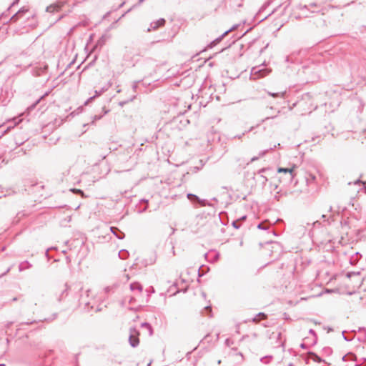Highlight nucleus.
I'll list each match as a JSON object with an SVG mask.
<instances>
[{
	"mask_svg": "<svg viewBox=\"0 0 366 366\" xmlns=\"http://www.w3.org/2000/svg\"><path fill=\"white\" fill-rule=\"evenodd\" d=\"M270 171L269 168H262L258 170L257 173L259 174V177L262 184L265 185L266 182L268 181V179L266 176L263 175L262 173H267Z\"/></svg>",
	"mask_w": 366,
	"mask_h": 366,
	"instance_id": "6e6552de",
	"label": "nucleus"
},
{
	"mask_svg": "<svg viewBox=\"0 0 366 366\" xmlns=\"http://www.w3.org/2000/svg\"><path fill=\"white\" fill-rule=\"evenodd\" d=\"M229 342H230V340L229 339H227L226 341H225V343L227 345H229Z\"/></svg>",
	"mask_w": 366,
	"mask_h": 366,
	"instance_id": "13d9d810",
	"label": "nucleus"
},
{
	"mask_svg": "<svg viewBox=\"0 0 366 366\" xmlns=\"http://www.w3.org/2000/svg\"><path fill=\"white\" fill-rule=\"evenodd\" d=\"M346 357H347V355H345V356H343V357H342V360H343V361H345V360H346Z\"/></svg>",
	"mask_w": 366,
	"mask_h": 366,
	"instance_id": "338daca9",
	"label": "nucleus"
},
{
	"mask_svg": "<svg viewBox=\"0 0 366 366\" xmlns=\"http://www.w3.org/2000/svg\"><path fill=\"white\" fill-rule=\"evenodd\" d=\"M95 94L91 97H89L85 102H84V105H87L90 102H92V100H94L96 97L100 96L102 93L100 92V91H97L96 90L95 92Z\"/></svg>",
	"mask_w": 366,
	"mask_h": 366,
	"instance_id": "412c9836",
	"label": "nucleus"
},
{
	"mask_svg": "<svg viewBox=\"0 0 366 366\" xmlns=\"http://www.w3.org/2000/svg\"><path fill=\"white\" fill-rule=\"evenodd\" d=\"M130 290L133 292L138 291L139 292H141L142 291V286L137 282H132L130 284Z\"/></svg>",
	"mask_w": 366,
	"mask_h": 366,
	"instance_id": "f8f14e48",
	"label": "nucleus"
},
{
	"mask_svg": "<svg viewBox=\"0 0 366 366\" xmlns=\"http://www.w3.org/2000/svg\"><path fill=\"white\" fill-rule=\"evenodd\" d=\"M345 331H343L342 337H343L344 340L347 342H350L353 339V337H349L348 336H345Z\"/></svg>",
	"mask_w": 366,
	"mask_h": 366,
	"instance_id": "72a5a7b5",
	"label": "nucleus"
},
{
	"mask_svg": "<svg viewBox=\"0 0 366 366\" xmlns=\"http://www.w3.org/2000/svg\"><path fill=\"white\" fill-rule=\"evenodd\" d=\"M248 337H249V336H248V335H244V336H243V337H242L241 340H242V341H244V340H245L246 339H247Z\"/></svg>",
	"mask_w": 366,
	"mask_h": 366,
	"instance_id": "864d4df0",
	"label": "nucleus"
},
{
	"mask_svg": "<svg viewBox=\"0 0 366 366\" xmlns=\"http://www.w3.org/2000/svg\"><path fill=\"white\" fill-rule=\"evenodd\" d=\"M79 291L81 292L79 299V306L84 305V309L86 311H89L90 309H92L93 307L90 306V302L89 300V293L91 292L90 290H86L83 292V288L80 287Z\"/></svg>",
	"mask_w": 366,
	"mask_h": 366,
	"instance_id": "7ed1b4c3",
	"label": "nucleus"
},
{
	"mask_svg": "<svg viewBox=\"0 0 366 366\" xmlns=\"http://www.w3.org/2000/svg\"><path fill=\"white\" fill-rule=\"evenodd\" d=\"M364 184L365 192L366 193V185L365 182H362Z\"/></svg>",
	"mask_w": 366,
	"mask_h": 366,
	"instance_id": "680f3d73",
	"label": "nucleus"
},
{
	"mask_svg": "<svg viewBox=\"0 0 366 366\" xmlns=\"http://www.w3.org/2000/svg\"><path fill=\"white\" fill-rule=\"evenodd\" d=\"M300 347H301L302 348H303V349L306 348V345H305V343H302V344L300 345Z\"/></svg>",
	"mask_w": 366,
	"mask_h": 366,
	"instance_id": "4d7b16f0",
	"label": "nucleus"
},
{
	"mask_svg": "<svg viewBox=\"0 0 366 366\" xmlns=\"http://www.w3.org/2000/svg\"><path fill=\"white\" fill-rule=\"evenodd\" d=\"M270 4V2L268 1L267 3H265L262 7L261 9H259V13H261L263 10H264L266 9V7H267Z\"/></svg>",
	"mask_w": 366,
	"mask_h": 366,
	"instance_id": "f704fd0d",
	"label": "nucleus"
},
{
	"mask_svg": "<svg viewBox=\"0 0 366 366\" xmlns=\"http://www.w3.org/2000/svg\"><path fill=\"white\" fill-rule=\"evenodd\" d=\"M141 202L148 204V200L144 199H141Z\"/></svg>",
	"mask_w": 366,
	"mask_h": 366,
	"instance_id": "052dcab7",
	"label": "nucleus"
},
{
	"mask_svg": "<svg viewBox=\"0 0 366 366\" xmlns=\"http://www.w3.org/2000/svg\"><path fill=\"white\" fill-rule=\"evenodd\" d=\"M147 209V204L146 206H144L140 211L139 212H145L146 210Z\"/></svg>",
	"mask_w": 366,
	"mask_h": 366,
	"instance_id": "8fccbe9b",
	"label": "nucleus"
},
{
	"mask_svg": "<svg viewBox=\"0 0 366 366\" xmlns=\"http://www.w3.org/2000/svg\"><path fill=\"white\" fill-rule=\"evenodd\" d=\"M295 177V173H287L285 175L279 177L280 182H285V183H291Z\"/></svg>",
	"mask_w": 366,
	"mask_h": 366,
	"instance_id": "1a4fd4ad",
	"label": "nucleus"
},
{
	"mask_svg": "<svg viewBox=\"0 0 366 366\" xmlns=\"http://www.w3.org/2000/svg\"><path fill=\"white\" fill-rule=\"evenodd\" d=\"M103 114H100V115H94L93 117H92V124H94V122L97 120H99L102 118V117L105 114H107V113L109 112V109H107L105 107H103Z\"/></svg>",
	"mask_w": 366,
	"mask_h": 366,
	"instance_id": "4468645a",
	"label": "nucleus"
},
{
	"mask_svg": "<svg viewBox=\"0 0 366 366\" xmlns=\"http://www.w3.org/2000/svg\"><path fill=\"white\" fill-rule=\"evenodd\" d=\"M257 316L258 317H260L261 319H264L266 318V315L263 312H259V314L257 315Z\"/></svg>",
	"mask_w": 366,
	"mask_h": 366,
	"instance_id": "a19ab883",
	"label": "nucleus"
},
{
	"mask_svg": "<svg viewBox=\"0 0 366 366\" xmlns=\"http://www.w3.org/2000/svg\"><path fill=\"white\" fill-rule=\"evenodd\" d=\"M252 321L253 322H259V318L257 316H255L254 317L252 318Z\"/></svg>",
	"mask_w": 366,
	"mask_h": 366,
	"instance_id": "a18cd8bd",
	"label": "nucleus"
},
{
	"mask_svg": "<svg viewBox=\"0 0 366 366\" xmlns=\"http://www.w3.org/2000/svg\"><path fill=\"white\" fill-rule=\"evenodd\" d=\"M141 327L142 328H145V329H147L148 330L149 336H152L153 335V329H152V325L149 323L146 322H142L141 324Z\"/></svg>",
	"mask_w": 366,
	"mask_h": 366,
	"instance_id": "dca6fc26",
	"label": "nucleus"
},
{
	"mask_svg": "<svg viewBox=\"0 0 366 366\" xmlns=\"http://www.w3.org/2000/svg\"><path fill=\"white\" fill-rule=\"evenodd\" d=\"M19 0H14L13 3L11 4L10 7L9 8V10H11V8L16 4H18Z\"/></svg>",
	"mask_w": 366,
	"mask_h": 366,
	"instance_id": "37998d69",
	"label": "nucleus"
},
{
	"mask_svg": "<svg viewBox=\"0 0 366 366\" xmlns=\"http://www.w3.org/2000/svg\"><path fill=\"white\" fill-rule=\"evenodd\" d=\"M312 224L314 227H319L321 226L322 222L320 220H317L314 222Z\"/></svg>",
	"mask_w": 366,
	"mask_h": 366,
	"instance_id": "c9c22d12",
	"label": "nucleus"
},
{
	"mask_svg": "<svg viewBox=\"0 0 366 366\" xmlns=\"http://www.w3.org/2000/svg\"><path fill=\"white\" fill-rule=\"evenodd\" d=\"M232 225L234 228L239 229L240 227L239 219L234 220L232 223Z\"/></svg>",
	"mask_w": 366,
	"mask_h": 366,
	"instance_id": "c756f323",
	"label": "nucleus"
},
{
	"mask_svg": "<svg viewBox=\"0 0 366 366\" xmlns=\"http://www.w3.org/2000/svg\"><path fill=\"white\" fill-rule=\"evenodd\" d=\"M269 149H267V150H264V151H261L259 153V155L258 157H254L251 159V162H254L256 160H257L259 158L263 157L268 151Z\"/></svg>",
	"mask_w": 366,
	"mask_h": 366,
	"instance_id": "5701e85b",
	"label": "nucleus"
},
{
	"mask_svg": "<svg viewBox=\"0 0 366 366\" xmlns=\"http://www.w3.org/2000/svg\"><path fill=\"white\" fill-rule=\"evenodd\" d=\"M134 6H136V5L133 6L132 8H130L129 9H128V10H127V11L126 13L129 12V11L132 9V8H134Z\"/></svg>",
	"mask_w": 366,
	"mask_h": 366,
	"instance_id": "e2e57ef3",
	"label": "nucleus"
},
{
	"mask_svg": "<svg viewBox=\"0 0 366 366\" xmlns=\"http://www.w3.org/2000/svg\"><path fill=\"white\" fill-rule=\"evenodd\" d=\"M32 267V264L28 261H24L21 262L19 265V272H22L25 269H29Z\"/></svg>",
	"mask_w": 366,
	"mask_h": 366,
	"instance_id": "ddd939ff",
	"label": "nucleus"
},
{
	"mask_svg": "<svg viewBox=\"0 0 366 366\" xmlns=\"http://www.w3.org/2000/svg\"><path fill=\"white\" fill-rule=\"evenodd\" d=\"M36 322L35 320H33V321H29V322H21L20 323L19 325H31V324H34Z\"/></svg>",
	"mask_w": 366,
	"mask_h": 366,
	"instance_id": "ea45409f",
	"label": "nucleus"
},
{
	"mask_svg": "<svg viewBox=\"0 0 366 366\" xmlns=\"http://www.w3.org/2000/svg\"><path fill=\"white\" fill-rule=\"evenodd\" d=\"M70 191L72 192L74 194H80L81 196L84 195V192L81 189H79L73 188V189H71Z\"/></svg>",
	"mask_w": 366,
	"mask_h": 366,
	"instance_id": "bb28decb",
	"label": "nucleus"
},
{
	"mask_svg": "<svg viewBox=\"0 0 366 366\" xmlns=\"http://www.w3.org/2000/svg\"><path fill=\"white\" fill-rule=\"evenodd\" d=\"M124 4H125V2H124H124H122V3L119 5V8L122 7V6L124 5Z\"/></svg>",
	"mask_w": 366,
	"mask_h": 366,
	"instance_id": "0e129e2a",
	"label": "nucleus"
},
{
	"mask_svg": "<svg viewBox=\"0 0 366 366\" xmlns=\"http://www.w3.org/2000/svg\"><path fill=\"white\" fill-rule=\"evenodd\" d=\"M358 332H365L366 333V329L365 327H359Z\"/></svg>",
	"mask_w": 366,
	"mask_h": 366,
	"instance_id": "de8ad7c7",
	"label": "nucleus"
},
{
	"mask_svg": "<svg viewBox=\"0 0 366 366\" xmlns=\"http://www.w3.org/2000/svg\"><path fill=\"white\" fill-rule=\"evenodd\" d=\"M277 9H273L270 13H269L267 15H266L265 16H264L261 21H263L264 19H266L269 16H270L271 14H274L275 11H276Z\"/></svg>",
	"mask_w": 366,
	"mask_h": 366,
	"instance_id": "4c0bfd02",
	"label": "nucleus"
},
{
	"mask_svg": "<svg viewBox=\"0 0 366 366\" xmlns=\"http://www.w3.org/2000/svg\"><path fill=\"white\" fill-rule=\"evenodd\" d=\"M360 272H348L346 274V276L348 277V278H351L352 276H355V275H360Z\"/></svg>",
	"mask_w": 366,
	"mask_h": 366,
	"instance_id": "c85d7f7f",
	"label": "nucleus"
},
{
	"mask_svg": "<svg viewBox=\"0 0 366 366\" xmlns=\"http://www.w3.org/2000/svg\"><path fill=\"white\" fill-rule=\"evenodd\" d=\"M136 98V96H133L132 98H130L129 100L127 101H124V102H120L119 103V106L121 107H123L124 104H126L127 103L129 102H132L134 99Z\"/></svg>",
	"mask_w": 366,
	"mask_h": 366,
	"instance_id": "7c9ffc66",
	"label": "nucleus"
},
{
	"mask_svg": "<svg viewBox=\"0 0 366 366\" xmlns=\"http://www.w3.org/2000/svg\"><path fill=\"white\" fill-rule=\"evenodd\" d=\"M321 218L323 219V222L326 223L327 224H330V219L333 221L332 219V215L329 216L328 217L325 214H322Z\"/></svg>",
	"mask_w": 366,
	"mask_h": 366,
	"instance_id": "4be33fe9",
	"label": "nucleus"
},
{
	"mask_svg": "<svg viewBox=\"0 0 366 366\" xmlns=\"http://www.w3.org/2000/svg\"><path fill=\"white\" fill-rule=\"evenodd\" d=\"M228 34V31H224L221 36H219V37H217V39H215L214 40H213L209 45H208V47L209 48H212L213 46H214L215 45H217L218 43H219L222 39L224 37V36H226L227 34Z\"/></svg>",
	"mask_w": 366,
	"mask_h": 366,
	"instance_id": "9d476101",
	"label": "nucleus"
},
{
	"mask_svg": "<svg viewBox=\"0 0 366 366\" xmlns=\"http://www.w3.org/2000/svg\"><path fill=\"white\" fill-rule=\"evenodd\" d=\"M52 9H53L52 6H49L46 7V11L47 12H51L52 11Z\"/></svg>",
	"mask_w": 366,
	"mask_h": 366,
	"instance_id": "c03bdc74",
	"label": "nucleus"
},
{
	"mask_svg": "<svg viewBox=\"0 0 366 366\" xmlns=\"http://www.w3.org/2000/svg\"><path fill=\"white\" fill-rule=\"evenodd\" d=\"M328 211L330 212H332V206H330L329 208H328Z\"/></svg>",
	"mask_w": 366,
	"mask_h": 366,
	"instance_id": "bf43d9fd",
	"label": "nucleus"
},
{
	"mask_svg": "<svg viewBox=\"0 0 366 366\" xmlns=\"http://www.w3.org/2000/svg\"><path fill=\"white\" fill-rule=\"evenodd\" d=\"M212 254H213V257H212V260H211V262H215L216 261H217L219 259V253L216 251H210L209 253L205 254V257L207 258V257L208 255H212Z\"/></svg>",
	"mask_w": 366,
	"mask_h": 366,
	"instance_id": "2eb2a0df",
	"label": "nucleus"
},
{
	"mask_svg": "<svg viewBox=\"0 0 366 366\" xmlns=\"http://www.w3.org/2000/svg\"><path fill=\"white\" fill-rule=\"evenodd\" d=\"M298 9L305 14L307 16V11L310 13H318L321 11L322 6L315 2H305V4L300 3L298 6Z\"/></svg>",
	"mask_w": 366,
	"mask_h": 366,
	"instance_id": "f03ea898",
	"label": "nucleus"
},
{
	"mask_svg": "<svg viewBox=\"0 0 366 366\" xmlns=\"http://www.w3.org/2000/svg\"><path fill=\"white\" fill-rule=\"evenodd\" d=\"M309 333H310V334H311V335H312L315 337V342H316V340H317V335H316V332H315V330H314L310 329V330H309Z\"/></svg>",
	"mask_w": 366,
	"mask_h": 366,
	"instance_id": "58836bf2",
	"label": "nucleus"
},
{
	"mask_svg": "<svg viewBox=\"0 0 366 366\" xmlns=\"http://www.w3.org/2000/svg\"><path fill=\"white\" fill-rule=\"evenodd\" d=\"M118 255L120 259H126L129 257V253L127 249H122L119 252Z\"/></svg>",
	"mask_w": 366,
	"mask_h": 366,
	"instance_id": "a211bd4d",
	"label": "nucleus"
},
{
	"mask_svg": "<svg viewBox=\"0 0 366 366\" xmlns=\"http://www.w3.org/2000/svg\"><path fill=\"white\" fill-rule=\"evenodd\" d=\"M277 172L279 173H283V174L285 175L287 173L293 172H294V167H292V168L280 167V168H278Z\"/></svg>",
	"mask_w": 366,
	"mask_h": 366,
	"instance_id": "6ab92c4d",
	"label": "nucleus"
},
{
	"mask_svg": "<svg viewBox=\"0 0 366 366\" xmlns=\"http://www.w3.org/2000/svg\"><path fill=\"white\" fill-rule=\"evenodd\" d=\"M244 132H243V133H242V134H240V135L235 136V137H234V138L240 139V138H242V136H244Z\"/></svg>",
	"mask_w": 366,
	"mask_h": 366,
	"instance_id": "603ef678",
	"label": "nucleus"
},
{
	"mask_svg": "<svg viewBox=\"0 0 366 366\" xmlns=\"http://www.w3.org/2000/svg\"><path fill=\"white\" fill-rule=\"evenodd\" d=\"M65 287H66L65 290H64V291H62V292H61V294L60 297H59V299H58L59 302H61V301L62 300V298H63V296H64V295H66H66H67V294H68V290H69V285H68V284H65Z\"/></svg>",
	"mask_w": 366,
	"mask_h": 366,
	"instance_id": "a878e982",
	"label": "nucleus"
},
{
	"mask_svg": "<svg viewBox=\"0 0 366 366\" xmlns=\"http://www.w3.org/2000/svg\"><path fill=\"white\" fill-rule=\"evenodd\" d=\"M204 310L207 312L208 316L211 317L212 315V307L210 306H207L204 307Z\"/></svg>",
	"mask_w": 366,
	"mask_h": 366,
	"instance_id": "473e14b6",
	"label": "nucleus"
},
{
	"mask_svg": "<svg viewBox=\"0 0 366 366\" xmlns=\"http://www.w3.org/2000/svg\"><path fill=\"white\" fill-rule=\"evenodd\" d=\"M246 218H247V216L244 215V216L241 217L240 218H239L238 219H239V222H240V221L245 220Z\"/></svg>",
	"mask_w": 366,
	"mask_h": 366,
	"instance_id": "3c124183",
	"label": "nucleus"
},
{
	"mask_svg": "<svg viewBox=\"0 0 366 366\" xmlns=\"http://www.w3.org/2000/svg\"><path fill=\"white\" fill-rule=\"evenodd\" d=\"M187 198L191 201V202H198L201 206L204 207V206H206V205H210L209 203L207 202V201L206 199H199V197L198 196H197L196 194H187Z\"/></svg>",
	"mask_w": 366,
	"mask_h": 366,
	"instance_id": "39448f33",
	"label": "nucleus"
},
{
	"mask_svg": "<svg viewBox=\"0 0 366 366\" xmlns=\"http://www.w3.org/2000/svg\"><path fill=\"white\" fill-rule=\"evenodd\" d=\"M145 0H139V2L138 4H137V6L139 5H141Z\"/></svg>",
	"mask_w": 366,
	"mask_h": 366,
	"instance_id": "5fc2aeb1",
	"label": "nucleus"
},
{
	"mask_svg": "<svg viewBox=\"0 0 366 366\" xmlns=\"http://www.w3.org/2000/svg\"><path fill=\"white\" fill-rule=\"evenodd\" d=\"M252 72L254 74H257L258 75V77H264L268 74V71L265 69H258L256 71V68L252 69Z\"/></svg>",
	"mask_w": 366,
	"mask_h": 366,
	"instance_id": "f3484780",
	"label": "nucleus"
},
{
	"mask_svg": "<svg viewBox=\"0 0 366 366\" xmlns=\"http://www.w3.org/2000/svg\"><path fill=\"white\" fill-rule=\"evenodd\" d=\"M166 21L164 19L161 18L156 21H153L150 24V27L147 29V31H150L151 30H156L159 27L164 25Z\"/></svg>",
	"mask_w": 366,
	"mask_h": 366,
	"instance_id": "423d86ee",
	"label": "nucleus"
},
{
	"mask_svg": "<svg viewBox=\"0 0 366 366\" xmlns=\"http://www.w3.org/2000/svg\"><path fill=\"white\" fill-rule=\"evenodd\" d=\"M112 86V83L111 82H108L107 85V86H103L101 90H99L102 94L107 91V89Z\"/></svg>",
	"mask_w": 366,
	"mask_h": 366,
	"instance_id": "2f4dec72",
	"label": "nucleus"
},
{
	"mask_svg": "<svg viewBox=\"0 0 366 366\" xmlns=\"http://www.w3.org/2000/svg\"><path fill=\"white\" fill-rule=\"evenodd\" d=\"M308 357L310 359L312 360L314 362L317 363L324 362V360L320 356H318L316 353L313 352H309Z\"/></svg>",
	"mask_w": 366,
	"mask_h": 366,
	"instance_id": "9b49d317",
	"label": "nucleus"
},
{
	"mask_svg": "<svg viewBox=\"0 0 366 366\" xmlns=\"http://www.w3.org/2000/svg\"><path fill=\"white\" fill-rule=\"evenodd\" d=\"M276 117H277V116L267 117H266V118L263 119L262 120V122H267V121H268V120L273 119H274V118H276Z\"/></svg>",
	"mask_w": 366,
	"mask_h": 366,
	"instance_id": "e433bc0d",
	"label": "nucleus"
},
{
	"mask_svg": "<svg viewBox=\"0 0 366 366\" xmlns=\"http://www.w3.org/2000/svg\"><path fill=\"white\" fill-rule=\"evenodd\" d=\"M111 232L119 239H123L125 237V234L122 232L117 227H110L109 228Z\"/></svg>",
	"mask_w": 366,
	"mask_h": 366,
	"instance_id": "0eeeda50",
	"label": "nucleus"
},
{
	"mask_svg": "<svg viewBox=\"0 0 366 366\" xmlns=\"http://www.w3.org/2000/svg\"><path fill=\"white\" fill-rule=\"evenodd\" d=\"M238 26V25H234L232 28H230L229 29L227 30L226 31H228V33L234 29H235Z\"/></svg>",
	"mask_w": 366,
	"mask_h": 366,
	"instance_id": "49530a36",
	"label": "nucleus"
},
{
	"mask_svg": "<svg viewBox=\"0 0 366 366\" xmlns=\"http://www.w3.org/2000/svg\"><path fill=\"white\" fill-rule=\"evenodd\" d=\"M362 182L360 179H357L356 182H355V184Z\"/></svg>",
	"mask_w": 366,
	"mask_h": 366,
	"instance_id": "774afa93",
	"label": "nucleus"
},
{
	"mask_svg": "<svg viewBox=\"0 0 366 366\" xmlns=\"http://www.w3.org/2000/svg\"><path fill=\"white\" fill-rule=\"evenodd\" d=\"M137 88V82H134L133 84L132 89L134 91H136Z\"/></svg>",
	"mask_w": 366,
	"mask_h": 366,
	"instance_id": "09e8293b",
	"label": "nucleus"
},
{
	"mask_svg": "<svg viewBox=\"0 0 366 366\" xmlns=\"http://www.w3.org/2000/svg\"><path fill=\"white\" fill-rule=\"evenodd\" d=\"M136 334H138V332L136 330V329H131L130 330V335L129 337V344L132 347H136L139 343V337L135 336Z\"/></svg>",
	"mask_w": 366,
	"mask_h": 366,
	"instance_id": "20e7f679",
	"label": "nucleus"
},
{
	"mask_svg": "<svg viewBox=\"0 0 366 366\" xmlns=\"http://www.w3.org/2000/svg\"><path fill=\"white\" fill-rule=\"evenodd\" d=\"M257 228L262 230H267L268 229V227L266 222H261L257 225Z\"/></svg>",
	"mask_w": 366,
	"mask_h": 366,
	"instance_id": "cd10ccee",
	"label": "nucleus"
},
{
	"mask_svg": "<svg viewBox=\"0 0 366 366\" xmlns=\"http://www.w3.org/2000/svg\"><path fill=\"white\" fill-rule=\"evenodd\" d=\"M268 358H272V357H271V356H269H269H265V357H262V358L260 359V360H261V362H262L267 363L266 360H267Z\"/></svg>",
	"mask_w": 366,
	"mask_h": 366,
	"instance_id": "79ce46f5",
	"label": "nucleus"
},
{
	"mask_svg": "<svg viewBox=\"0 0 366 366\" xmlns=\"http://www.w3.org/2000/svg\"><path fill=\"white\" fill-rule=\"evenodd\" d=\"M10 269H11V268H10V267H9V268L7 269V270H6L4 274H2V275H5L6 274H7V273L10 271Z\"/></svg>",
	"mask_w": 366,
	"mask_h": 366,
	"instance_id": "6e6d98bb",
	"label": "nucleus"
},
{
	"mask_svg": "<svg viewBox=\"0 0 366 366\" xmlns=\"http://www.w3.org/2000/svg\"><path fill=\"white\" fill-rule=\"evenodd\" d=\"M286 94V92H268V94L272 97L277 98V97H282L284 98L285 95Z\"/></svg>",
	"mask_w": 366,
	"mask_h": 366,
	"instance_id": "aec40b11",
	"label": "nucleus"
},
{
	"mask_svg": "<svg viewBox=\"0 0 366 366\" xmlns=\"http://www.w3.org/2000/svg\"><path fill=\"white\" fill-rule=\"evenodd\" d=\"M49 94V92H46L44 94H43L41 97H39L31 107L30 109H34L37 104L40 102V101L44 99L46 96Z\"/></svg>",
	"mask_w": 366,
	"mask_h": 366,
	"instance_id": "393cba45",
	"label": "nucleus"
},
{
	"mask_svg": "<svg viewBox=\"0 0 366 366\" xmlns=\"http://www.w3.org/2000/svg\"><path fill=\"white\" fill-rule=\"evenodd\" d=\"M21 19L26 20L24 22L25 27L28 26L30 28H34L36 27L38 24L36 13L30 11L28 6H23L16 12H15L10 18V21L16 22Z\"/></svg>",
	"mask_w": 366,
	"mask_h": 366,
	"instance_id": "f257e3e1",
	"label": "nucleus"
},
{
	"mask_svg": "<svg viewBox=\"0 0 366 366\" xmlns=\"http://www.w3.org/2000/svg\"><path fill=\"white\" fill-rule=\"evenodd\" d=\"M150 290H152V293H154L155 292L154 287H150Z\"/></svg>",
	"mask_w": 366,
	"mask_h": 366,
	"instance_id": "69168bd1",
	"label": "nucleus"
},
{
	"mask_svg": "<svg viewBox=\"0 0 366 366\" xmlns=\"http://www.w3.org/2000/svg\"><path fill=\"white\" fill-rule=\"evenodd\" d=\"M315 179H316V177L314 174H309L306 179L307 184H310L312 182H315Z\"/></svg>",
	"mask_w": 366,
	"mask_h": 366,
	"instance_id": "b1692460",
	"label": "nucleus"
}]
</instances>
